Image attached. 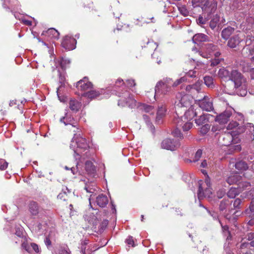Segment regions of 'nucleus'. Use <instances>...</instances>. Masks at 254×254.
Masks as SVG:
<instances>
[{"mask_svg": "<svg viewBox=\"0 0 254 254\" xmlns=\"http://www.w3.org/2000/svg\"><path fill=\"white\" fill-rule=\"evenodd\" d=\"M205 54H201L199 52V54L202 57L206 59L212 58V56L214 55L215 59L210 62V65L211 66H215L218 64L221 61V59L218 58L220 55V53L218 49L217 46L213 44H208L205 45Z\"/></svg>", "mask_w": 254, "mask_h": 254, "instance_id": "nucleus-3", "label": "nucleus"}, {"mask_svg": "<svg viewBox=\"0 0 254 254\" xmlns=\"http://www.w3.org/2000/svg\"><path fill=\"white\" fill-rule=\"evenodd\" d=\"M240 42V39L238 35H236L231 38L228 42V46L230 48H235Z\"/></svg>", "mask_w": 254, "mask_h": 254, "instance_id": "nucleus-22", "label": "nucleus"}, {"mask_svg": "<svg viewBox=\"0 0 254 254\" xmlns=\"http://www.w3.org/2000/svg\"><path fill=\"white\" fill-rule=\"evenodd\" d=\"M239 190L236 188H231L228 192L227 195L229 197L233 198L238 194Z\"/></svg>", "mask_w": 254, "mask_h": 254, "instance_id": "nucleus-33", "label": "nucleus"}, {"mask_svg": "<svg viewBox=\"0 0 254 254\" xmlns=\"http://www.w3.org/2000/svg\"><path fill=\"white\" fill-rule=\"evenodd\" d=\"M140 109L144 110L145 112L153 115L154 109L153 106L146 104H142L140 106Z\"/></svg>", "mask_w": 254, "mask_h": 254, "instance_id": "nucleus-28", "label": "nucleus"}, {"mask_svg": "<svg viewBox=\"0 0 254 254\" xmlns=\"http://www.w3.org/2000/svg\"><path fill=\"white\" fill-rule=\"evenodd\" d=\"M42 35L47 36L51 39H58L60 34L55 29L50 28L46 31H43Z\"/></svg>", "mask_w": 254, "mask_h": 254, "instance_id": "nucleus-18", "label": "nucleus"}, {"mask_svg": "<svg viewBox=\"0 0 254 254\" xmlns=\"http://www.w3.org/2000/svg\"><path fill=\"white\" fill-rule=\"evenodd\" d=\"M246 129H248L250 133L254 132V126L252 123H247L246 125Z\"/></svg>", "mask_w": 254, "mask_h": 254, "instance_id": "nucleus-47", "label": "nucleus"}, {"mask_svg": "<svg viewBox=\"0 0 254 254\" xmlns=\"http://www.w3.org/2000/svg\"><path fill=\"white\" fill-rule=\"evenodd\" d=\"M231 149H233L235 151H240L241 150V147L240 145L237 144V145H232L231 146Z\"/></svg>", "mask_w": 254, "mask_h": 254, "instance_id": "nucleus-57", "label": "nucleus"}, {"mask_svg": "<svg viewBox=\"0 0 254 254\" xmlns=\"http://www.w3.org/2000/svg\"><path fill=\"white\" fill-rule=\"evenodd\" d=\"M125 84L123 80L120 78H119L116 81L115 86L116 87H120L121 85H123Z\"/></svg>", "mask_w": 254, "mask_h": 254, "instance_id": "nucleus-54", "label": "nucleus"}, {"mask_svg": "<svg viewBox=\"0 0 254 254\" xmlns=\"http://www.w3.org/2000/svg\"><path fill=\"white\" fill-rule=\"evenodd\" d=\"M70 61L68 59H66L65 58H61L60 60H58L56 62V64L60 66L61 68L64 70L65 68L68 66L70 64Z\"/></svg>", "mask_w": 254, "mask_h": 254, "instance_id": "nucleus-21", "label": "nucleus"}, {"mask_svg": "<svg viewBox=\"0 0 254 254\" xmlns=\"http://www.w3.org/2000/svg\"><path fill=\"white\" fill-rule=\"evenodd\" d=\"M89 146L86 139L80 136V134H74L70 145V149L74 152V157L75 160L85 158L91 155L88 151Z\"/></svg>", "mask_w": 254, "mask_h": 254, "instance_id": "nucleus-1", "label": "nucleus"}, {"mask_svg": "<svg viewBox=\"0 0 254 254\" xmlns=\"http://www.w3.org/2000/svg\"><path fill=\"white\" fill-rule=\"evenodd\" d=\"M180 146V143L178 140L170 138L164 139L161 143L163 148L172 151L176 149Z\"/></svg>", "mask_w": 254, "mask_h": 254, "instance_id": "nucleus-10", "label": "nucleus"}, {"mask_svg": "<svg viewBox=\"0 0 254 254\" xmlns=\"http://www.w3.org/2000/svg\"><path fill=\"white\" fill-rule=\"evenodd\" d=\"M167 112V106L165 103H161L158 105L156 121L158 124L160 123L162 119L166 116Z\"/></svg>", "mask_w": 254, "mask_h": 254, "instance_id": "nucleus-12", "label": "nucleus"}, {"mask_svg": "<svg viewBox=\"0 0 254 254\" xmlns=\"http://www.w3.org/2000/svg\"><path fill=\"white\" fill-rule=\"evenodd\" d=\"M229 79L233 81L235 84V87L236 88L240 87L242 85L244 79L241 74L236 70H232L230 74Z\"/></svg>", "mask_w": 254, "mask_h": 254, "instance_id": "nucleus-11", "label": "nucleus"}, {"mask_svg": "<svg viewBox=\"0 0 254 254\" xmlns=\"http://www.w3.org/2000/svg\"><path fill=\"white\" fill-rule=\"evenodd\" d=\"M187 80V77L186 76L182 77L179 79H177L176 81H175L172 86L174 87H176L178 86L179 84H181L182 82H184Z\"/></svg>", "mask_w": 254, "mask_h": 254, "instance_id": "nucleus-41", "label": "nucleus"}, {"mask_svg": "<svg viewBox=\"0 0 254 254\" xmlns=\"http://www.w3.org/2000/svg\"><path fill=\"white\" fill-rule=\"evenodd\" d=\"M85 169L88 173H91L94 172V171L95 170V167L91 161H86Z\"/></svg>", "mask_w": 254, "mask_h": 254, "instance_id": "nucleus-32", "label": "nucleus"}, {"mask_svg": "<svg viewBox=\"0 0 254 254\" xmlns=\"http://www.w3.org/2000/svg\"><path fill=\"white\" fill-rule=\"evenodd\" d=\"M229 204V201L228 200H222L220 204V209L221 211L224 210L227 206Z\"/></svg>", "mask_w": 254, "mask_h": 254, "instance_id": "nucleus-40", "label": "nucleus"}, {"mask_svg": "<svg viewBox=\"0 0 254 254\" xmlns=\"http://www.w3.org/2000/svg\"><path fill=\"white\" fill-rule=\"evenodd\" d=\"M31 246L35 252L38 253L39 252V247L37 244L35 243H31Z\"/></svg>", "mask_w": 254, "mask_h": 254, "instance_id": "nucleus-61", "label": "nucleus"}, {"mask_svg": "<svg viewBox=\"0 0 254 254\" xmlns=\"http://www.w3.org/2000/svg\"><path fill=\"white\" fill-rule=\"evenodd\" d=\"M234 28L231 27H228L224 29L221 33L222 37L224 39H227L229 36L233 33Z\"/></svg>", "mask_w": 254, "mask_h": 254, "instance_id": "nucleus-24", "label": "nucleus"}, {"mask_svg": "<svg viewBox=\"0 0 254 254\" xmlns=\"http://www.w3.org/2000/svg\"><path fill=\"white\" fill-rule=\"evenodd\" d=\"M64 169L66 170H70L72 173L74 175L76 174V172H77V168H75V167H68L67 166H65L64 167Z\"/></svg>", "mask_w": 254, "mask_h": 254, "instance_id": "nucleus-56", "label": "nucleus"}, {"mask_svg": "<svg viewBox=\"0 0 254 254\" xmlns=\"http://www.w3.org/2000/svg\"><path fill=\"white\" fill-rule=\"evenodd\" d=\"M197 113L194 111V108L191 106L187 111L185 112L184 116L181 117H175L174 123L178 126H182L184 131H188L192 127V123L190 121L196 115Z\"/></svg>", "mask_w": 254, "mask_h": 254, "instance_id": "nucleus-2", "label": "nucleus"}, {"mask_svg": "<svg viewBox=\"0 0 254 254\" xmlns=\"http://www.w3.org/2000/svg\"><path fill=\"white\" fill-rule=\"evenodd\" d=\"M99 93L94 90H91L88 92L84 94V95L87 96L88 98L92 99L98 96Z\"/></svg>", "mask_w": 254, "mask_h": 254, "instance_id": "nucleus-36", "label": "nucleus"}, {"mask_svg": "<svg viewBox=\"0 0 254 254\" xmlns=\"http://www.w3.org/2000/svg\"><path fill=\"white\" fill-rule=\"evenodd\" d=\"M221 226L223 233H225L226 234H229V232L228 231V227L227 225L222 226L221 225Z\"/></svg>", "mask_w": 254, "mask_h": 254, "instance_id": "nucleus-63", "label": "nucleus"}, {"mask_svg": "<svg viewBox=\"0 0 254 254\" xmlns=\"http://www.w3.org/2000/svg\"><path fill=\"white\" fill-rule=\"evenodd\" d=\"M210 129V126L208 124H205L201 127L200 132L202 134H205Z\"/></svg>", "mask_w": 254, "mask_h": 254, "instance_id": "nucleus-38", "label": "nucleus"}, {"mask_svg": "<svg viewBox=\"0 0 254 254\" xmlns=\"http://www.w3.org/2000/svg\"><path fill=\"white\" fill-rule=\"evenodd\" d=\"M236 168L239 170H245L248 168L247 164L244 161H239L235 164Z\"/></svg>", "mask_w": 254, "mask_h": 254, "instance_id": "nucleus-31", "label": "nucleus"}, {"mask_svg": "<svg viewBox=\"0 0 254 254\" xmlns=\"http://www.w3.org/2000/svg\"><path fill=\"white\" fill-rule=\"evenodd\" d=\"M88 243V241H84L81 243V252L83 254H85V249H86V245Z\"/></svg>", "mask_w": 254, "mask_h": 254, "instance_id": "nucleus-49", "label": "nucleus"}, {"mask_svg": "<svg viewBox=\"0 0 254 254\" xmlns=\"http://www.w3.org/2000/svg\"><path fill=\"white\" fill-rule=\"evenodd\" d=\"M207 37L204 34L199 33L195 34L192 38V40L194 43L201 42L206 41Z\"/></svg>", "mask_w": 254, "mask_h": 254, "instance_id": "nucleus-23", "label": "nucleus"}, {"mask_svg": "<svg viewBox=\"0 0 254 254\" xmlns=\"http://www.w3.org/2000/svg\"><path fill=\"white\" fill-rule=\"evenodd\" d=\"M60 122L65 125H71L73 127H75L73 123V118L68 113H66L64 116L61 118Z\"/></svg>", "mask_w": 254, "mask_h": 254, "instance_id": "nucleus-20", "label": "nucleus"}, {"mask_svg": "<svg viewBox=\"0 0 254 254\" xmlns=\"http://www.w3.org/2000/svg\"><path fill=\"white\" fill-rule=\"evenodd\" d=\"M207 114H203L199 116V118L195 120V123L198 126L202 125L205 124L208 120L207 117Z\"/></svg>", "mask_w": 254, "mask_h": 254, "instance_id": "nucleus-26", "label": "nucleus"}, {"mask_svg": "<svg viewBox=\"0 0 254 254\" xmlns=\"http://www.w3.org/2000/svg\"><path fill=\"white\" fill-rule=\"evenodd\" d=\"M186 90L188 93H193L192 85H189L186 86Z\"/></svg>", "mask_w": 254, "mask_h": 254, "instance_id": "nucleus-62", "label": "nucleus"}, {"mask_svg": "<svg viewBox=\"0 0 254 254\" xmlns=\"http://www.w3.org/2000/svg\"><path fill=\"white\" fill-rule=\"evenodd\" d=\"M175 125H176V128L172 131V134L174 137H178L180 139H182L183 137V135L181 133L179 128L180 127H182V126H178L177 124Z\"/></svg>", "mask_w": 254, "mask_h": 254, "instance_id": "nucleus-29", "label": "nucleus"}, {"mask_svg": "<svg viewBox=\"0 0 254 254\" xmlns=\"http://www.w3.org/2000/svg\"><path fill=\"white\" fill-rule=\"evenodd\" d=\"M201 81H197L194 84L192 85L193 93L199 92L201 88Z\"/></svg>", "mask_w": 254, "mask_h": 254, "instance_id": "nucleus-37", "label": "nucleus"}, {"mask_svg": "<svg viewBox=\"0 0 254 254\" xmlns=\"http://www.w3.org/2000/svg\"><path fill=\"white\" fill-rule=\"evenodd\" d=\"M179 10L183 15L185 16L188 15L189 12L185 7H180L179 8Z\"/></svg>", "mask_w": 254, "mask_h": 254, "instance_id": "nucleus-55", "label": "nucleus"}, {"mask_svg": "<svg viewBox=\"0 0 254 254\" xmlns=\"http://www.w3.org/2000/svg\"><path fill=\"white\" fill-rule=\"evenodd\" d=\"M254 240V233H250L248 235V240L249 241Z\"/></svg>", "mask_w": 254, "mask_h": 254, "instance_id": "nucleus-64", "label": "nucleus"}, {"mask_svg": "<svg viewBox=\"0 0 254 254\" xmlns=\"http://www.w3.org/2000/svg\"><path fill=\"white\" fill-rule=\"evenodd\" d=\"M96 202L98 206L104 207L108 204V199L105 195L100 194L96 197Z\"/></svg>", "mask_w": 254, "mask_h": 254, "instance_id": "nucleus-19", "label": "nucleus"}, {"mask_svg": "<svg viewBox=\"0 0 254 254\" xmlns=\"http://www.w3.org/2000/svg\"><path fill=\"white\" fill-rule=\"evenodd\" d=\"M15 235L21 238L23 236V229L21 227H18L16 230Z\"/></svg>", "mask_w": 254, "mask_h": 254, "instance_id": "nucleus-50", "label": "nucleus"}, {"mask_svg": "<svg viewBox=\"0 0 254 254\" xmlns=\"http://www.w3.org/2000/svg\"><path fill=\"white\" fill-rule=\"evenodd\" d=\"M92 84L88 81L87 77H85L76 83V87L81 91H86L91 88Z\"/></svg>", "mask_w": 254, "mask_h": 254, "instance_id": "nucleus-14", "label": "nucleus"}, {"mask_svg": "<svg viewBox=\"0 0 254 254\" xmlns=\"http://www.w3.org/2000/svg\"><path fill=\"white\" fill-rule=\"evenodd\" d=\"M126 243L127 245L134 246V241L132 237L129 236L126 240Z\"/></svg>", "mask_w": 254, "mask_h": 254, "instance_id": "nucleus-53", "label": "nucleus"}, {"mask_svg": "<svg viewBox=\"0 0 254 254\" xmlns=\"http://www.w3.org/2000/svg\"><path fill=\"white\" fill-rule=\"evenodd\" d=\"M191 97L188 95H185L182 96L179 100V102L177 103H175V107L176 108H181V107H188L191 106Z\"/></svg>", "mask_w": 254, "mask_h": 254, "instance_id": "nucleus-15", "label": "nucleus"}, {"mask_svg": "<svg viewBox=\"0 0 254 254\" xmlns=\"http://www.w3.org/2000/svg\"><path fill=\"white\" fill-rule=\"evenodd\" d=\"M226 191L225 190L221 189L218 190L217 192V196L219 198H222L225 194Z\"/></svg>", "mask_w": 254, "mask_h": 254, "instance_id": "nucleus-51", "label": "nucleus"}, {"mask_svg": "<svg viewBox=\"0 0 254 254\" xmlns=\"http://www.w3.org/2000/svg\"><path fill=\"white\" fill-rule=\"evenodd\" d=\"M196 100L199 108L202 110L210 112L213 109L212 100L204 93H200Z\"/></svg>", "mask_w": 254, "mask_h": 254, "instance_id": "nucleus-5", "label": "nucleus"}, {"mask_svg": "<svg viewBox=\"0 0 254 254\" xmlns=\"http://www.w3.org/2000/svg\"><path fill=\"white\" fill-rule=\"evenodd\" d=\"M202 173L206 176L205 179V184H206L207 188L205 189V191H203L202 184L201 183L202 181H200L199 182V189L197 192V196L199 199H202L203 197H210V195L212 194L211 189L210 188V180L207 174V172L205 170H201Z\"/></svg>", "mask_w": 254, "mask_h": 254, "instance_id": "nucleus-4", "label": "nucleus"}, {"mask_svg": "<svg viewBox=\"0 0 254 254\" xmlns=\"http://www.w3.org/2000/svg\"><path fill=\"white\" fill-rule=\"evenodd\" d=\"M172 80L170 78L167 80L166 82H164L161 81L158 82L155 87V95H154V97L156 95L159 94L160 91L162 94H167L171 89L170 85L172 84Z\"/></svg>", "mask_w": 254, "mask_h": 254, "instance_id": "nucleus-8", "label": "nucleus"}, {"mask_svg": "<svg viewBox=\"0 0 254 254\" xmlns=\"http://www.w3.org/2000/svg\"><path fill=\"white\" fill-rule=\"evenodd\" d=\"M120 99L118 102V105L122 107L128 106L132 108L135 105V100L130 96V94L125 91L122 93V94L119 95Z\"/></svg>", "mask_w": 254, "mask_h": 254, "instance_id": "nucleus-6", "label": "nucleus"}, {"mask_svg": "<svg viewBox=\"0 0 254 254\" xmlns=\"http://www.w3.org/2000/svg\"><path fill=\"white\" fill-rule=\"evenodd\" d=\"M204 11L208 13H213L217 9V2L215 0H207L204 6Z\"/></svg>", "mask_w": 254, "mask_h": 254, "instance_id": "nucleus-16", "label": "nucleus"}, {"mask_svg": "<svg viewBox=\"0 0 254 254\" xmlns=\"http://www.w3.org/2000/svg\"><path fill=\"white\" fill-rule=\"evenodd\" d=\"M230 74V72L228 70L224 68L220 69L218 71L219 76L222 78L228 77L229 79Z\"/></svg>", "mask_w": 254, "mask_h": 254, "instance_id": "nucleus-34", "label": "nucleus"}, {"mask_svg": "<svg viewBox=\"0 0 254 254\" xmlns=\"http://www.w3.org/2000/svg\"><path fill=\"white\" fill-rule=\"evenodd\" d=\"M80 107V103L76 100H71L69 102V108L70 109L74 111H77Z\"/></svg>", "mask_w": 254, "mask_h": 254, "instance_id": "nucleus-25", "label": "nucleus"}, {"mask_svg": "<svg viewBox=\"0 0 254 254\" xmlns=\"http://www.w3.org/2000/svg\"><path fill=\"white\" fill-rule=\"evenodd\" d=\"M205 0H192L191 3L193 7L199 6Z\"/></svg>", "mask_w": 254, "mask_h": 254, "instance_id": "nucleus-44", "label": "nucleus"}, {"mask_svg": "<svg viewBox=\"0 0 254 254\" xmlns=\"http://www.w3.org/2000/svg\"><path fill=\"white\" fill-rule=\"evenodd\" d=\"M202 154V151L201 149L197 150V151L196 152L194 155L192 161L194 162L197 161L201 157Z\"/></svg>", "mask_w": 254, "mask_h": 254, "instance_id": "nucleus-39", "label": "nucleus"}, {"mask_svg": "<svg viewBox=\"0 0 254 254\" xmlns=\"http://www.w3.org/2000/svg\"><path fill=\"white\" fill-rule=\"evenodd\" d=\"M231 115V111L226 110L219 115L217 116L215 118V121L220 124L227 123Z\"/></svg>", "mask_w": 254, "mask_h": 254, "instance_id": "nucleus-17", "label": "nucleus"}, {"mask_svg": "<svg viewBox=\"0 0 254 254\" xmlns=\"http://www.w3.org/2000/svg\"><path fill=\"white\" fill-rule=\"evenodd\" d=\"M204 81L205 85L209 87H212L213 85V79L211 76H205L204 77Z\"/></svg>", "mask_w": 254, "mask_h": 254, "instance_id": "nucleus-35", "label": "nucleus"}, {"mask_svg": "<svg viewBox=\"0 0 254 254\" xmlns=\"http://www.w3.org/2000/svg\"><path fill=\"white\" fill-rule=\"evenodd\" d=\"M236 139L231 132H224L220 135L218 142L220 145L229 146L231 144L232 142H234Z\"/></svg>", "mask_w": 254, "mask_h": 254, "instance_id": "nucleus-9", "label": "nucleus"}, {"mask_svg": "<svg viewBox=\"0 0 254 254\" xmlns=\"http://www.w3.org/2000/svg\"><path fill=\"white\" fill-rule=\"evenodd\" d=\"M241 177L238 174L236 173L229 176L227 179V182L229 185L237 184L240 190H244L249 187H250V184L247 182H240Z\"/></svg>", "mask_w": 254, "mask_h": 254, "instance_id": "nucleus-7", "label": "nucleus"}, {"mask_svg": "<svg viewBox=\"0 0 254 254\" xmlns=\"http://www.w3.org/2000/svg\"><path fill=\"white\" fill-rule=\"evenodd\" d=\"M29 210L31 213L35 215L38 213V207L37 204L35 202H31L30 204Z\"/></svg>", "mask_w": 254, "mask_h": 254, "instance_id": "nucleus-30", "label": "nucleus"}, {"mask_svg": "<svg viewBox=\"0 0 254 254\" xmlns=\"http://www.w3.org/2000/svg\"><path fill=\"white\" fill-rule=\"evenodd\" d=\"M85 218L90 223H94V221L96 220L97 217L94 215L93 216H88V215H86Z\"/></svg>", "mask_w": 254, "mask_h": 254, "instance_id": "nucleus-45", "label": "nucleus"}, {"mask_svg": "<svg viewBox=\"0 0 254 254\" xmlns=\"http://www.w3.org/2000/svg\"><path fill=\"white\" fill-rule=\"evenodd\" d=\"M143 118L144 120L145 121L146 124L149 126L151 125V123L148 117L146 115H143Z\"/></svg>", "mask_w": 254, "mask_h": 254, "instance_id": "nucleus-60", "label": "nucleus"}, {"mask_svg": "<svg viewBox=\"0 0 254 254\" xmlns=\"http://www.w3.org/2000/svg\"><path fill=\"white\" fill-rule=\"evenodd\" d=\"M237 88L238 90H237V92L239 95H240L241 96H245L246 95L247 93V91L246 89L243 88V87H242L241 89Z\"/></svg>", "mask_w": 254, "mask_h": 254, "instance_id": "nucleus-46", "label": "nucleus"}, {"mask_svg": "<svg viewBox=\"0 0 254 254\" xmlns=\"http://www.w3.org/2000/svg\"><path fill=\"white\" fill-rule=\"evenodd\" d=\"M208 19L203 18V17L201 16H199L198 18L196 19V22L197 24L199 25H203L206 23Z\"/></svg>", "mask_w": 254, "mask_h": 254, "instance_id": "nucleus-43", "label": "nucleus"}, {"mask_svg": "<svg viewBox=\"0 0 254 254\" xmlns=\"http://www.w3.org/2000/svg\"><path fill=\"white\" fill-rule=\"evenodd\" d=\"M219 19L220 16L218 15L215 14V15H213L212 19L210 21L209 24L210 27L211 29H214L216 27Z\"/></svg>", "mask_w": 254, "mask_h": 254, "instance_id": "nucleus-27", "label": "nucleus"}, {"mask_svg": "<svg viewBox=\"0 0 254 254\" xmlns=\"http://www.w3.org/2000/svg\"><path fill=\"white\" fill-rule=\"evenodd\" d=\"M85 189L86 190V191L89 193H93L96 190V188L94 187H91L89 186H86L85 187Z\"/></svg>", "mask_w": 254, "mask_h": 254, "instance_id": "nucleus-52", "label": "nucleus"}, {"mask_svg": "<svg viewBox=\"0 0 254 254\" xmlns=\"http://www.w3.org/2000/svg\"><path fill=\"white\" fill-rule=\"evenodd\" d=\"M241 200L239 198H237L234 201V203H233V206L235 208H237L239 207V206L240 205V204L241 203Z\"/></svg>", "mask_w": 254, "mask_h": 254, "instance_id": "nucleus-58", "label": "nucleus"}, {"mask_svg": "<svg viewBox=\"0 0 254 254\" xmlns=\"http://www.w3.org/2000/svg\"><path fill=\"white\" fill-rule=\"evenodd\" d=\"M196 76V71L195 70H190L187 73L186 76L190 77H195Z\"/></svg>", "mask_w": 254, "mask_h": 254, "instance_id": "nucleus-48", "label": "nucleus"}, {"mask_svg": "<svg viewBox=\"0 0 254 254\" xmlns=\"http://www.w3.org/2000/svg\"><path fill=\"white\" fill-rule=\"evenodd\" d=\"M127 86L129 87L133 86L135 85V82L134 80L128 79L127 80Z\"/></svg>", "mask_w": 254, "mask_h": 254, "instance_id": "nucleus-59", "label": "nucleus"}, {"mask_svg": "<svg viewBox=\"0 0 254 254\" xmlns=\"http://www.w3.org/2000/svg\"><path fill=\"white\" fill-rule=\"evenodd\" d=\"M8 166V163L3 159H0V170H4L6 169Z\"/></svg>", "mask_w": 254, "mask_h": 254, "instance_id": "nucleus-42", "label": "nucleus"}, {"mask_svg": "<svg viewBox=\"0 0 254 254\" xmlns=\"http://www.w3.org/2000/svg\"><path fill=\"white\" fill-rule=\"evenodd\" d=\"M76 40L73 37L66 36L63 40L62 45V46L67 50H72L75 47V44Z\"/></svg>", "mask_w": 254, "mask_h": 254, "instance_id": "nucleus-13", "label": "nucleus"}]
</instances>
